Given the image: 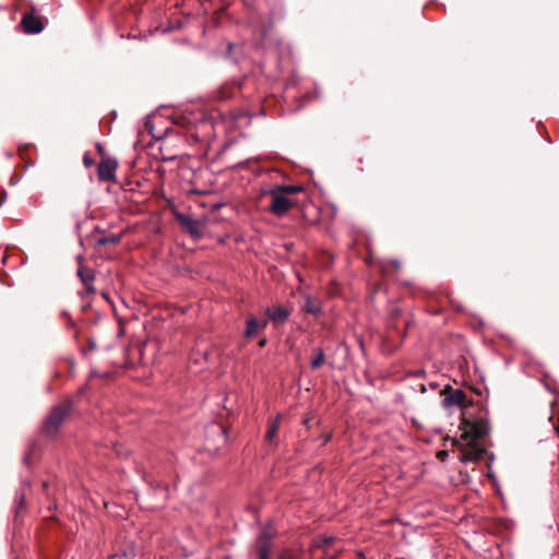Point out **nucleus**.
Instances as JSON below:
<instances>
[{
  "instance_id": "4be33fe9",
  "label": "nucleus",
  "mask_w": 559,
  "mask_h": 559,
  "mask_svg": "<svg viewBox=\"0 0 559 559\" xmlns=\"http://www.w3.org/2000/svg\"><path fill=\"white\" fill-rule=\"evenodd\" d=\"M277 559H301V557L287 558V557H285V554H280Z\"/></svg>"
},
{
  "instance_id": "412c9836",
  "label": "nucleus",
  "mask_w": 559,
  "mask_h": 559,
  "mask_svg": "<svg viewBox=\"0 0 559 559\" xmlns=\"http://www.w3.org/2000/svg\"><path fill=\"white\" fill-rule=\"evenodd\" d=\"M333 542H334V538H333V537H325V538H323L322 544H319L318 546H319V547H322V546H329V545H331Z\"/></svg>"
},
{
  "instance_id": "20e7f679",
  "label": "nucleus",
  "mask_w": 559,
  "mask_h": 559,
  "mask_svg": "<svg viewBox=\"0 0 559 559\" xmlns=\"http://www.w3.org/2000/svg\"><path fill=\"white\" fill-rule=\"evenodd\" d=\"M79 262V267L76 271V275L80 277L82 284L84 285L85 289L82 293L83 294H94L95 287H94V280L95 274L92 269H88L84 265V258L82 255L76 257Z\"/></svg>"
},
{
  "instance_id": "9d476101",
  "label": "nucleus",
  "mask_w": 559,
  "mask_h": 559,
  "mask_svg": "<svg viewBox=\"0 0 559 559\" xmlns=\"http://www.w3.org/2000/svg\"><path fill=\"white\" fill-rule=\"evenodd\" d=\"M177 219L191 235L199 236L201 234L200 223L192 217L186 214H178Z\"/></svg>"
},
{
  "instance_id": "f03ea898",
  "label": "nucleus",
  "mask_w": 559,
  "mask_h": 559,
  "mask_svg": "<svg viewBox=\"0 0 559 559\" xmlns=\"http://www.w3.org/2000/svg\"><path fill=\"white\" fill-rule=\"evenodd\" d=\"M72 404L70 402L53 406L43 424V433L48 437H53L64 419L69 416Z\"/></svg>"
},
{
  "instance_id": "f257e3e1",
  "label": "nucleus",
  "mask_w": 559,
  "mask_h": 559,
  "mask_svg": "<svg viewBox=\"0 0 559 559\" xmlns=\"http://www.w3.org/2000/svg\"><path fill=\"white\" fill-rule=\"evenodd\" d=\"M462 439L466 441L468 448L462 453L461 461L477 462L484 457L485 449L477 442L489 433L490 427L487 419L479 417L475 419H464L460 426Z\"/></svg>"
},
{
  "instance_id": "aec40b11",
  "label": "nucleus",
  "mask_w": 559,
  "mask_h": 559,
  "mask_svg": "<svg viewBox=\"0 0 559 559\" xmlns=\"http://www.w3.org/2000/svg\"><path fill=\"white\" fill-rule=\"evenodd\" d=\"M280 554H285V557H287V558L300 557V550L299 549H294L292 547L283 548Z\"/></svg>"
},
{
  "instance_id": "2eb2a0df",
  "label": "nucleus",
  "mask_w": 559,
  "mask_h": 559,
  "mask_svg": "<svg viewBox=\"0 0 559 559\" xmlns=\"http://www.w3.org/2000/svg\"><path fill=\"white\" fill-rule=\"evenodd\" d=\"M277 191H280L283 194H295L302 190L301 186L296 185H278L274 187Z\"/></svg>"
},
{
  "instance_id": "423d86ee",
  "label": "nucleus",
  "mask_w": 559,
  "mask_h": 559,
  "mask_svg": "<svg viewBox=\"0 0 559 559\" xmlns=\"http://www.w3.org/2000/svg\"><path fill=\"white\" fill-rule=\"evenodd\" d=\"M265 314L267 316L266 319L271 321L274 326H280L288 320L290 310L281 305H274L265 309Z\"/></svg>"
},
{
  "instance_id": "a878e982",
  "label": "nucleus",
  "mask_w": 559,
  "mask_h": 559,
  "mask_svg": "<svg viewBox=\"0 0 559 559\" xmlns=\"http://www.w3.org/2000/svg\"><path fill=\"white\" fill-rule=\"evenodd\" d=\"M393 263H394V266H395V267H399V266H400V263H399L397 261H393Z\"/></svg>"
},
{
  "instance_id": "f3484780",
  "label": "nucleus",
  "mask_w": 559,
  "mask_h": 559,
  "mask_svg": "<svg viewBox=\"0 0 559 559\" xmlns=\"http://www.w3.org/2000/svg\"><path fill=\"white\" fill-rule=\"evenodd\" d=\"M274 534L275 533H274L273 528H271V527H263L262 531L260 532L257 540L258 542H269V543H272Z\"/></svg>"
},
{
  "instance_id": "b1692460",
  "label": "nucleus",
  "mask_w": 559,
  "mask_h": 559,
  "mask_svg": "<svg viewBox=\"0 0 559 559\" xmlns=\"http://www.w3.org/2000/svg\"><path fill=\"white\" fill-rule=\"evenodd\" d=\"M4 200H5V193H4V192H2V193H1V198H0V203H2Z\"/></svg>"
},
{
  "instance_id": "bb28decb",
  "label": "nucleus",
  "mask_w": 559,
  "mask_h": 559,
  "mask_svg": "<svg viewBox=\"0 0 559 559\" xmlns=\"http://www.w3.org/2000/svg\"><path fill=\"white\" fill-rule=\"evenodd\" d=\"M556 430H557V433H558V436H559V427H556Z\"/></svg>"
},
{
  "instance_id": "4468645a",
  "label": "nucleus",
  "mask_w": 559,
  "mask_h": 559,
  "mask_svg": "<svg viewBox=\"0 0 559 559\" xmlns=\"http://www.w3.org/2000/svg\"><path fill=\"white\" fill-rule=\"evenodd\" d=\"M254 548L259 559H271L270 555L273 549V543L255 540Z\"/></svg>"
},
{
  "instance_id": "6ab92c4d",
  "label": "nucleus",
  "mask_w": 559,
  "mask_h": 559,
  "mask_svg": "<svg viewBox=\"0 0 559 559\" xmlns=\"http://www.w3.org/2000/svg\"><path fill=\"white\" fill-rule=\"evenodd\" d=\"M121 240V236L120 235H111V236H106V237H103L98 240V245H116L118 243L119 241Z\"/></svg>"
},
{
  "instance_id": "5701e85b",
  "label": "nucleus",
  "mask_w": 559,
  "mask_h": 559,
  "mask_svg": "<svg viewBox=\"0 0 559 559\" xmlns=\"http://www.w3.org/2000/svg\"><path fill=\"white\" fill-rule=\"evenodd\" d=\"M265 344H266V338H265V337H264V338H262V340H260V342H259V346H260V347H264V346H265Z\"/></svg>"
},
{
  "instance_id": "1a4fd4ad",
  "label": "nucleus",
  "mask_w": 559,
  "mask_h": 559,
  "mask_svg": "<svg viewBox=\"0 0 559 559\" xmlns=\"http://www.w3.org/2000/svg\"><path fill=\"white\" fill-rule=\"evenodd\" d=\"M24 31L28 34H37L43 31L41 22L32 14H25L22 19Z\"/></svg>"
},
{
  "instance_id": "f8f14e48",
  "label": "nucleus",
  "mask_w": 559,
  "mask_h": 559,
  "mask_svg": "<svg viewBox=\"0 0 559 559\" xmlns=\"http://www.w3.org/2000/svg\"><path fill=\"white\" fill-rule=\"evenodd\" d=\"M240 90V85L233 83H225L222 85L217 92V97L221 100H226L228 98H231L236 95V93Z\"/></svg>"
},
{
  "instance_id": "ddd939ff",
  "label": "nucleus",
  "mask_w": 559,
  "mask_h": 559,
  "mask_svg": "<svg viewBox=\"0 0 559 559\" xmlns=\"http://www.w3.org/2000/svg\"><path fill=\"white\" fill-rule=\"evenodd\" d=\"M281 416L277 415L273 420L269 421L267 430L265 432V441L272 445H276L275 436L280 428Z\"/></svg>"
},
{
  "instance_id": "9b49d317",
  "label": "nucleus",
  "mask_w": 559,
  "mask_h": 559,
  "mask_svg": "<svg viewBox=\"0 0 559 559\" xmlns=\"http://www.w3.org/2000/svg\"><path fill=\"white\" fill-rule=\"evenodd\" d=\"M302 311L312 316H319L322 312L321 304L319 299L313 298L309 295L305 297L304 305L301 306Z\"/></svg>"
},
{
  "instance_id": "7ed1b4c3",
  "label": "nucleus",
  "mask_w": 559,
  "mask_h": 559,
  "mask_svg": "<svg viewBox=\"0 0 559 559\" xmlns=\"http://www.w3.org/2000/svg\"><path fill=\"white\" fill-rule=\"evenodd\" d=\"M269 193L272 197L270 210L276 216H283L293 207L294 202L275 188H272Z\"/></svg>"
},
{
  "instance_id": "39448f33",
  "label": "nucleus",
  "mask_w": 559,
  "mask_h": 559,
  "mask_svg": "<svg viewBox=\"0 0 559 559\" xmlns=\"http://www.w3.org/2000/svg\"><path fill=\"white\" fill-rule=\"evenodd\" d=\"M269 320L263 318H257L253 314H249L246 319V329L243 336L246 338H253L258 336L267 326Z\"/></svg>"
},
{
  "instance_id": "393cba45",
  "label": "nucleus",
  "mask_w": 559,
  "mask_h": 559,
  "mask_svg": "<svg viewBox=\"0 0 559 559\" xmlns=\"http://www.w3.org/2000/svg\"><path fill=\"white\" fill-rule=\"evenodd\" d=\"M216 428L222 432V435H224V433H225V432H224V430H223V428H222V426H218V425H217V426H216Z\"/></svg>"
},
{
  "instance_id": "a211bd4d",
  "label": "nucleus",
  "mask_w": 559,
  "mask_h": 559,
  "mask_svg": "<svg viewBox=\"0 0 559 559\" xmlns=\"http://www.w3.org/2000/svg\"><path fill=\"white\" fill-rule=\"evenodd\" d=\"M274 534L275 533H274L273 528H271V527H263L262 531L260 532L257 540L258 542H269V543H272Z\"/></svg>"
},
{
  "instance_id": "dca6fc26",
  "label": "nucleus",
  "mask_w": 559,
  "mask_h": 559,
  "mask_svg": "<svg viewBox=\"0 0 559 559\" xmlns=\"http://www.w3.org/2000/svg\"><path fill=\"white\" fill-rule=\"evenodd\" d=\"M325 361V355L324 352L321 348L316 349L314 357L311 360V368L318 369L320 368Z\"/></svg>"
},
{
  "instance_id": "0eeeda50",
  "label": "nucleus",
  "mask_w": 559,
  "mask_h": 559,
  "mask_svg": "<svg viewBox=\"0 0 559 559\" xmlns=\"http://www.w3.org/2000/svg\"><path fill=\"white\" fill-rule=\"evenodd\" d=\"M442 394L444 395L443 405L445 407L463 406L466 401V394L464 391L460 389L454 390L450 385H447L442 390Z\"/></svg>"
},
{
  "instance_id": "6e6552de",
  "label": "nucleus",
  "mask_w": 559,
  "mask_h": 559,
  "mask_svg": "<svg viewBox=\"0 0 559 559\" xmlns=\"http://www.w3.org/2000/svg\"><path fill=\"white\" fill-rule=\"evenodd\" d=\"M118 167L117 160L112 158L103 159L97 168L98 178L102 181H111Z\"/></svg>"
}]
</instances>
